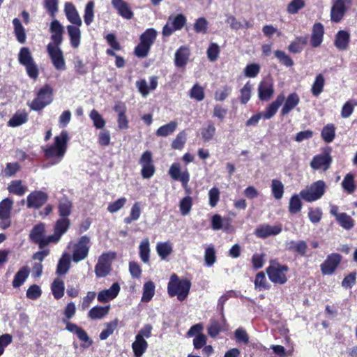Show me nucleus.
Returning a JSON list of instances; mask_svg holds the SVG:
<instances>
[{"label":"nucleus","mask_w":357,"mask_h":357,"mask_svg":"<svg viewBox=\"0 0 357 357\" xmlns=\"http://www.w3.org/2000/svg\"><path fill=\"white\" fill-rule=\"evenodd\" d=\"M70 140L66 130H63L54 138V142L43 148L45 158L51 162V165L59 163L66 155L68 143Z\"/></svg>","instance_id":"1"},{"label":"nucleus","mask_w":357,"mask_h":357,"mask_svg":"<svg viewBox=\"0 0 357 357\" xmlns=\"http://www.w3.org/2000/svg\"><path fill=\"white\" fill-rule=\"evenodd\" d=\"M191 283L188 280H180L176 274L170 277L167 291L169 296H176L179 301H183L188 295Z\"/></svg>","instance_id":"2"},{"label":"nucleus","mask_w":357,"mask_h":357,"mask_svg":"<svg viewBox=\"0 0 357 357\" xmlns=\"http://www.w3.org/2000/svg\"><path fill=\"white\" fill-rule=\"evenodd\" d=\"M326 188V183L322 180H319L302 190L300 196L307 202H313L324 196Z\"/></svg>","instance_id":"3"},{"label":"nucleus","mask_w":357,"mask_h":357,"mask_svg":"<svg viewBox=\"0 0 357 357\" xmlns=\"http://www.w3.org/2000/svg\"><path fill=\"white\" fill-rule=\"evenodd\" d=\"M53 89L46 84L38 91L37 97L29 104L31 109L38 111L50 105L53 100Z\"/></svg>","instance_id":"4"},{"label":"nucleus","mask_w":357,"mask_h":357,"mask_svg":"<svg viewBox=\"0 0 357 357\" xmlns=\"http://www.w3.org/2000/svg\"><path fill=\"white\" fill-rule=\"evenodd\" d=\"M288 271L287 266L275 264L266 268V273L272 282L283 284L287 281L286 273Z\"/></svg>","instance_id":"5"},{"label":"nucleus","mask_w":357,"mask_h":357,"mask_svg":"<svg viewBox=\"0 0 357 357\" xmlns=\"http://www.w3.org/2000/svg\"><path fill=\"white\" fill-rule=\"evenodd\" d=\"M115 258L114 252L103 253L98 259L95 266L96 275L98 278H102L107 275L110 272V267L112 260Z\"/></svg>","instance_id":"6"},{"label":"nucleus","mask_w":357,"mask_h":357,"mask_svg":"<svg viewBox=\"0 0 357 357\" xmlns=\"http://www.w3.org/2000/svg\"><path fill=\"white\" fill-rule=\"evenodd\" d=\"M90 238L86 236H82L77 243L74 245L73 252V261L77 263L86 258L89 254Z\"/></svg>","instance_id":"7"},{"label":"nucleus","mask_w":357,"mask_h":357,"mask_svg":"<svg viewBox=\"0 0 357 357\" xmlns=\"http://www.w3.org/2000/svg\"><path fill=\"white\" fill-rule=\"evenodd\" d=\"M185 22L186 17L183 14L169 16L162 29L163 36H171L174 31L181 29Z\"/></svg>","instance_id":"8"},{"label":"nucleus","mask_w":357,"mask_h":357,"mask_svg":"<svg viewBox=\"0 0 357 357\" xmlns=\"http://www.w3.org/2000/svg\"><path fill=\"white\" fill-rule=\"evenodd\" d=\"M47 50L54 67L58 70H64L66 69V61L59 46L48 44Z\"/></svg>","instance_id":"9"},{"label":"nucleus","mask_w":357,"mask_h":357,"mask_svg":"<svg viewBox=\"0 0 357 357\" xmlns=\"http://www.w3.org/2000/svg\"><path fill=\"white\" fill-rule=\"evenodd\" d=\"M332 158L328 153H322L314 155L311 162L310 167L314 170L327 171L331 165Z\"/></svg>","instance_id":"10"},{"label":"nucleus","mask_w":357,"mask_h":357,"mask_svg":"<svg viewBox=\"0 0 357 357\" xmlns=\"http://www.w3.org/2000/svg\"><path fill=\"white\" fill-rule=\"evenodd\" d=\"M142 166V176L144 178L152 177L155 173V167L153 164L152 154L150 151L144 152L139 159Z\"/></svg>","instance_id":"11"},{"label":"nucleus","mask_w":357,"mask_h":357,"mask_svg":"<svg viewBox=\"0 0 357 357\" xmlns=\"http://www.w3.org/2000/svg\"><path fill=\"white\" fill-rule=\"evenodd\" d=\"M29 237L33 242L38 243L40 248L52 243L49 239V236H45V225L42 223L36 225L32 229Z\"/></svg>","instance_id":"12"},{"label":"nucleus","mask_w":357,"mask_h":357,"mask_svg":"<svg viewBox=\"0 0 357 357\" xmlns=\"http://www.w3.org/2000/svg\"><path fill=\"white\" fill-rule=\"evenodd\" d=\"M169 174L174 180L179 181L183 188H187V183L190 181V174L187 169L181 172L180 164L173 163L169 169Z\"/></svg>","instance_id":"13"},{"label":"nucleus","mask_w":357,"mask_h":357,"mask_svg":"<svg viewBox=\"0 0 357 357\" xmlns=\"http://www.w3.org/2000/svg\"><path fill=\"white\" fill-rule=\"evenodd\" d=\"M341 261V256L337 253L329 255L321 264L323 275H332Z\"/></svg>","instance_id":"14"},{"label":"nucleus","mask_w":357,"mask_h":357,"mask_svg":"<svg viewBox=\"0 0 357 357\" xmlns=\"http://www.w3.org/2000/svg\"><path fill=\"white\" fill-rule=\"evenodd\" d=\"M70 222L68 218H61L59 219L54 227V233L53 235L49 236V239L52 243H57L62 235H63L70 227Z\"/></svg>","instance_id":"15"},{"label":"nucleus","mask_w":357,"mask_h":357,"mask_svg":"<svg viewBox=\"0 0 357 357\" xmlns=\"http://www.w3.org/2000/svg\"><path fill=\"white\" fill-rule=\"evenodd\" d=\"M47 199V195L42 191H34L26 197L28 208H38L42 206Z\"/></svg>","instance_id":"16"},{"label":"nucleus","mask_w":357,"mask_h":357,"mask_svg":"<svg viewBox=\"0 0 357 357\" xmlns=\"http://www.w3.org/2000/svg\"><path fill=\"white\" fill-rule=\"evenodd\" d=\"M257 90L259 100L268 101L274 94L273 83L270 80H262L259 82Z\"/></svg>","instance_id":"17"},{"label":"nucleus","mask_w":357,"mask_h":357,"mask_svg":"<svg viewBox=\"0 0 357 357\" xmlns=\"http://www.w3.org/2000/svg\"><path fill=\"white\" fill-rule=\"evenodd\" d=\"M282 231L280 225H262L259 226L255 231V234L259 238H266L269 236L277 235Z\"/></svg>","instance_id":"18"},{"label":"nucleus","mask_w":357,"mask_h":357,"mask_svg":"<svg viewBox=\"0 0 357 357\" xmlns=\"http://www.w3.org/2000/svg\"><path fill=\"white\" fill-rule=\"evenodd\" d=\"M50 31L53 42L52 44L59 46L63 41V26L57 20H54L50 24Z\"/></svg>","instance_id":"19"},{"label":"nucleus","mask_w":357,"mask_h":357,"mask_svg":"<svg viewBox=\"0 0 357 357\" xmlns=\"http://www.w3.org/2000/svg\"><path fill=\"white\" fill-rule=\"evenodd\" d=\"M120 285L115 282L109 289L100 291L98 294V301L100 303H107L114 299L120 291Z\"/></svg>","instance_id":"20"},{"label":"nucleus","mask_w":357,"mask_h":357,"mask_svg":"<svg viewBox=\"0 0 357 357\" xmlns=\"http://www.w3.org/2000/svg\"><path fill=\"white\" fill-rule=\"evenodd\" d=\"M346 12L344 0H336L331 8V17L333 22H339Z\"/></svg>","instance_id":"21"},{"label":"nucleus","mask_w":357,"mask_h":357,"mask_svg":"<svg viewBox=\"0 0 357 357\" xmlns=\"http://www.w3.org/2000/svg\"><path fill=\"white\" fill-rule=\"evenodd\" d=\"M350 41V34L344 30L339 31L335 35L334 45L335 47L340 50H346Z\"/></svg>","instance_id":"22"},{"label":"nucleus","mask_w":357,"mask_h":357,"mask_svg":"<svg viewBox=\"0 0 357 357\" xmlns=\"http://www.w3.org/2000/svg\"><path fill=\"white\" fill-rule=\"evenodd\" d=\"M65 13L67 19L72 24L80 26L82 24L81 17L78 14L75 7L71 3H66L65 4Z\"/></svg>","instance_id":"23"},{"label":"nucleus","mask_w":357,"mask_h":357,"mask_svg":"<svg viewBox=\"0 0 357 357\" xmlns=\"http://www.w3.org/2000/svg\"><path fill=\"white\" fill-rule=\"evenodd\" d=\"M284 101V105L281 110V114L283 116L288 114L298 105L300 102V98L296 93H292L289 94Z\"/></svg>","instance_id":"24"},{"label":"nucleus","mask_w":357,"mask_h":357,"mask_svg":"<svg viewBox=\"0 0 357 357\" xmlns=\"http://www.w3.org/2000/svg\"><path fill=\"white\" fill-rule=\"evenodd\" d=\"M284 96L283 94L278 96L275 100L271 102L266 109L261 113L262 117L265 119H270L272 118L276 114L278 108L284 102Z\"/></svg>","instance_id":"25"},{"label":"nucleus","mask_w":357,"mask_h":357,"mask_svg":"<svg viewBox=\"0 0 357 357\" xmlns=\"http://www.w3.org/2000/svg\"><path fill=\"white\" fill-rule=\"evenodd\" d=\"M67 31L71 46L75 49L78 48L81 43V31L79 26L68 25L67 26Z\"/></svg>","instance_id":"26"},{"label":"nucleus","mask_w":357,"mask_h":357,"mask_svg":"<svg viewBox=\"0 0 357 357\" xmlns=\"http://www.w3.org/2000/svg\"><path fill=\"white\" fill-rule=\"evenodd\" d=\"M112 4L117 10L119 14L126 19H131L133 13L128 3L123 0H112Z\"/></svg>","instance_id":"27"},{"label":"nucleus","mask_w":357,"mask_h":357,"mask_svg":"<svg viewBox=\"0 0 357 357\" xmlns=\"http://www.w3.org/2000/svg\"><path fill=\"white\" fill-rule=\"evenodd\" d=\"M190 56V50L188 47L183 46L181 47L175 53V65L177 67L185 66Z\"/></svg>","instance_id":"28"},{"label":"nucleus","mask_w":357,"mask_h":357,"mask_svg":"<svg viewBox=\"0 0 357 357\" xmlns=\"http://www.w3.org/2000/svg\"><path fill=\"white\" fill-rule=\"evenodd\" d=\"M28 121V113L25 110L17 111L8 122V125L10 127L20 126Z\"/></svg>","instance_id":"29"},{"label":"nucleus","mask_w":357,"mask_h":357,"mask_svg":"<svg viewBox=\"0 0 357 357\" xmlns=\"http://www.w3.org/2000/svg\"><path fill=\"white\" fill-rule=\"evenodd\" d=\"M148 348V342L145 339L135 336L132 344V349L135 357H142Z\"/></svg>","instance_id":"30"},{"label":"nucleus","mask_w":357,"mask_h":357,"mask_svg":"<svg viewBox=\"0 0 357 357\" xmlns=\"http://www.w3.org/2000/svg\"><path fill=\"white\" fill-rule=\"evenodd\" d=\"M324 37V26L321 24H315L313 26L312 34L311 38V44L313 47H319Z\"/></svg>","instance_id":"31"},{"label":"nucleus","mask_w":357,"mask_h":357,"mask_svg":"<svg viewBox=\"0 0 357 357\" xmlns=\"http://www.w3.org/2000/svg\"><path fill=\"white\" fill-rule=\"evenodd\" d=\"M110 306L96 305L92 307L89 313L88 317L91 319H101L104 318L109 312Z\"/></svg>","instance_id":"32"},{"label":"nucleus","mask_w":357,"mask_h":357,"mask_svg":"<svg viewBox=\"0 0 357 357\" xmlns=\"http://www.w3.org/2000/svg\"><path fill=\"white\" fill-rule=\"evenodd\" d=\"M13 24L14 26V33L17 40L20 43L24 44L26 42V34L20 20L18 18H14L13 20Z\"/></svg>","instance_id":"33"},{"label":"nucleus","mask_w":357,"mask_h":357,"mask_svg":"<svg viewBox=\"0 0 357 357\" xmlns=\"http://www.w3.org/2000/svg\"><path fill=\"white\" fill-rule=\"evenodd\" d=\"M70 266V256L68 253H63L59 261L56 268V273L58 275H65L69 270Z\"/></svg>","instance_id":"34"},{"label":"nucleus","mask_w":357,"mask_h":357,"mask_svg":"<svg viewBox=\"0 0 357 357\" xmlns=\"http://www.w3.org/2000/svg\"><path fill=\"white\" fill-rule=\"evenodd\" d=\"M150 243L149 238L143 239L139 246V255L144 263H149L150 259Z\"/></svg>","instance_id":"35"},{"label":"nucleus","mask_w":357,"mask_h":357,"mask_svg":"<svg viewBox=\"0 0 357 357\" xmlns=\"http://www.w3.org/2000/svg\"><path fill=\"white\" fill-rule=\"evenodd\" d=\"M325 85V78L322 74H318L312 85L311 93L315 97H318L323 91Z\"/></svg>","instance_id":"36"},{"label":"nucleus","mask_w":357,"mask_h":357,"mask_svg":"<svg viewBox=\"0 0 357 357\" xmlns=\"http://www.w3.org/2000/svg\"><path fill=\"white\" fill-rule=\"evenodd\" d=\"M29 275V268L28 266H23L15 274L13 286L15 288L20 287L26 280Z\"/></svg>","instance_id":"37"},{"label":"nucleus","mask_w":357,"mask_h":357,"mask_svg":"<svg viewBox=\"0 0 357 357\" xmlns=\"http://www.w3.org/2000/svg\"><path fill=\"white\" fill-rule=\"evenodd\" d=\"M8 190L10 193L17 195L18 196H22L26 192L27 187L23 185L21 181L15 180L11 181L10 183L8 185Z\"/></svg>","instance_id":"38"},{"label":"nucleus","mask_w":357,"mask_h":357,"mask_svg":"<svg viewBox=\"0 0 357 357\" xmlns=\"http://www.w3.org/2000/svg\"><path fill=\"white\" fill-rule=\"evenodd\" d=\"M155 249L162 259H165L172 252V246L168 242L158 243Z\"/></svg>","instance_id":"39"},{"label":"nucleus","mask_w":357,"mask_h":357,"mask_svg":"<svg viewBox=\"0 0 357 357\" xmlns=\"http://www.w3.org/2000/svg\"><path fill=\"white\" fill-rule=\"evenodd\" d=\"M155 294V285L153 282L149 281L144 284L142 302L147 303L151 300Z\"/></svg>","instance_id":"40"},{"label":"nucleus","mask_w":357,"mask_h":357,"mask_svg":"<svg viewBox=\"0 0 357 357\" xmlns=\"http://www.w3.org/2000/svg\"><path fill=\"white\" fill-rule=\"evenodd\" d=\"M176 121H171L167 124L160 126L156 130V135L159 137H167L172 135L177 128Z\"/></svg>","instance_id":"41"},{"label":"nucleus","mask_w":357,"mask_h":357,"mask_svg":"<svg viewBox=\"0 0 357 357\" xmlns=\"http://www.w3.org/2000/svg\"><path fill=\"white\" fill-rule=\"evenodd\" d=\"M13 205V201L11 199H3L0 202V218H10Z\"/></svg>","instance_id":"42"},{"label":"nucleus","mask_w":357,"mask_h":357,"mask_svg":"<svg viewBox=\"0 0 357 357\" xmlns=\"http://www.w3.org/2000/svg\"><path fill=\"white\" fill-rule=\"evenodd\" d=\"M335 136V127L332 123L325 126L321 131V137L326 142H331Z\"/></svg>","instance_id":"43"},{"label":"nucleus","mask_w":357,"mask_h":357,"mask_svg":"<svg viewBox=\"0 0 357 357\" xmlns=\"http://www.w3.org/2000/svg\"><path fill=\"white\" fill-rule=\"evenodd\" d=\"M89 117L93 121L94 127L97 129H103L106 125V121L102 115L96 109H92L89 114Z\"/></svg>","instance_id":"44"},{"label":"nucleus","mask_w":357,"mask_h":357,"mask_svg":"<svg viewBox=\"0 0 357 357\" xmlns=\"http://www.w3.org/2000/svg\"><path fill=\"white\" fill-rule=\"evenodd\" d=\"M342 187L348 194H351L354 192L356 185L354 183V176L352 174L349 173L344 176L342 182Z\"/></svg>","instance_id":"45"},{"label":"nucleus","mask_w":357,"mask_h":357,"mask_svg":"<svg viewBox=\"0 0 357 357\" xmlns=\"http://www.w3.org/2000/svg\"><path fill=\"white\" fill-rule=\"evenodd\" d=\"M58 208L61 217L68 218L71 212L72 203L68 199L63 198L60 200Z\"/></svg>","instance_id":"46"},{"label":"nucleus","mask_w":357,"mask_h":357,"mask_svg":"<svg viewBox=\"0 0 357 357\" xmlns=\"http://www.w3.org/2000/svg\"><path fill=\"white\" fill-rule=\"evenodd\" d=\"M19 63L23 66L29 65L33 62V59L28 47H22L18 54Z\"/></svg>","instance_id":"47"},{"label":"nucleus","mask_w":357,"mask_h":357,"mask_svg":"<svg viewBox=\"0 0 357 357\" xmlns=\"http://www.w3.org/2000/svg\"><path fill=\"white\" fill-rule=\"evenodd\" d=\"M64 289V283L61 279L56 278L54 280L52 291L55 298L59 299L63 296Z\"/></svg>","instance_id":"48"},{"label":"nucleus","mask_w":357,"mask_h":357,"mask_svg":"<svg viewBox=\"0 0 357 357\" xmlns=\"http://www.w3.org/2000/svg\"><path fill=\"white\" fill-rule=\"evenodd\" d=\"M255 287L258 291H263L269 288V284L263 272H259L257 274L255 280Z\"/></svg>","instance_id":"49"},{"label":"nucleus","mask_w":357,"mask_h":357,"mask_svg":"<svg viewBox=\"0 0 357 357\" xmlns=\"http://www.w3.org/2000/svg\"><path fill=\"white\" fill-rule=\"evenodd\" d=\"M271 191L275 199H280L284 194V185L280 181L273 179L271 182Z\"/></svg>","instance_id":"50"},{"label":"nucleus","mask_w":357,"mask_h":357,"mask_svg":"<svg viewBox=\"0 0 357 357\" xmlns=\"http://www.w3.org/2000/svg\"><path fill=\"white\" fill-rule=\"evenodd\" d=\"M301 198L300 195H294L291 197L289 204V211L291 213H297L301 210L302 202Z\"/></svg>","instance_id":"51"},{"label":"nucleus","mask_w":357,"mask_h":357,"mask_svg":"<svg viewBox=\"0 0 357 357\" xmlns=\"http://www.w3.org/2000/svg\"><path fill=\"white\" fill-rule=\"evenodd\" d=\"M157 33L153 29H148L140 37V42L151 47L153 43Z\"/></svg>","instance_id":"52"},{"label":"nucleus","mask_w":357,"mask_h":357,"mask_svg":"<svg viewBox=\"0 0 357 357\" xmlns=\"http://www.w3.org/2000/svg\"><path fill=\"white\" fill-rule=\"evenodd\" d=\"M289 250L297 252L301 255H305L307 250V244L303 241H291L288 243Z\"/></svg>","instance_id":"53"},{"label":"nucleus","mask_w":357,"mask_h":357,"mask_svg":"<svg viewBox=\"0 0 357 357\" xmlns=\"http://www.w3.org/2000/svg\"><path fill=\"white\" fill-rule=\"evenodd\" d=\"M94 18V3L93 1H89L85 6L84 20L86 25H90Z\"/></svg>","instance_id":"54"},{"label":"nucleus","mask_w":357,"mask_h":357,"mask_svg":"<svg viewBox=\"0 0 357 357\" xmlns=\"http://www.w3.org/2000/svg\"><path fill=\"white\" fill-rule=\"evenodd\" d=\"M192 206V199L190 196L183 198L179 204L180 211L182 215H187L190 213Z\"/></svg>","instance_id":"55"},{"label":"nucleus","mask_w":357,"mask_h":357,"mask_svg":"<svg viewBox=\"0 0 357 357\" xmlns=\"http://www.w3.org/2000/svg\"><path fill=\"white\" fill-rule=\"evenodd\" d=\"M336 220L345 229H350L354 225L352 218L345 213H341Z\"/></svg>","instance_id":"56"},{"label":"nucleus","mask_w":357,"mask_h":357,"mask_svg":"<svg viewBox=\"0 0 357 357\" xmlns=\"http://www.w3.org/2000/svg\"><path fill=\"white\" fill-rule=\"evenodd\" d=\"M220 52V46L217 43H211L206 51L208 60L212 62L215 61L219 56Z\"/></svg>","instance_id":"57"},{"label":"nucleus","mask_w":357,"mask_h":357,"mask_svg":"<svg viewBox=\"0 0 357 357\" xmlns=\"http://www.w3.org/2000/svg\"><path fill=\"white\" fill-rule=\"evenodd\" d=\"M252 85L248 82L240 91V100L242 104H246L250 99Z\"/></svg>","instance_id":"58"},{"label":"nucleus","mask_w":357,"mask_h":357,"mask_svg":"<svg viewBox=\"0 0 357 357\" xmlns=\"http://www.w3.org/2000/svg\"><path fill=\"white\" fill-rule=\"evenodd\" d=\"M260 65L258 63H252L248 64L244 68V75L247 77L253 78L257 76L260 71Z\"/></svg>","instance_id":"59"},{"label":"nucleus","mask_w":357,"mask_h":357,"mask_svg":"<svg viewBox=\"0 0 357 357\" xmlns=\"http://www.w3.org/2000/svg\"><path fill=\"white\" fill-rule=\"evenodd\" d=\"M126 202L127 199L126 197H121L117 200L109 203L107 206V211L111 213H116L125 206Z\"/></svg>","instance_id":"60"},{"label":"nucleus","mask_w":357,"mask_h":357,"mask_svg":"<svg viewBox=\"0 0 357 357\" xmlns=\"http://www.w3.org/2000/svg\"><path fill=\"white\" fill-rule=\"evenodd\" d=\"M190 97L197 101H202L205 97L204 89L199 84H195L190 90Z\"/></svg>","instance_id":"61"},{"label":"nucleus","mask_w":357,"mask_h":357,"mask_svg":"<svg viewBox=\"0 0 357 357\" xmlns=\"http://www.w3.org/2000/svg\"><path fill=\"white\" fill-rule=\"evenodd\" d=\"M111 141L110 132L105 129H101L98 135V142L102 146H107Z\"/></svg>","instance_id":"62"},{"label":"nucleus","mask_w":357,"mask_h":357,"mask_svg":"<svg viewBox=\"0 0 357 357\" xmlns=\"http://www.w3.org/2000/svg\"><path fill=\"white\" fill-rule=\"evenodd\" d=\"M304 0H292L287 6V10L290 14H296L305 6Z\"/></svg>","instance_id":"63"},{"label":"nucleus","mask_w":357,"mask_h":357,"mask_svg":"<svg viewBox=\"0 0 357 357\" xmlns=\"http://www.w3.org/2000/svg\"><path fill=\"white\" fill-rule=\"evenodd\" d=\"M275 55L276 58L285 66L291 67L294 65L293 60L284 52L277 50L275 52Z\"/></svg>","instance_id":"64"}]
</instances>
